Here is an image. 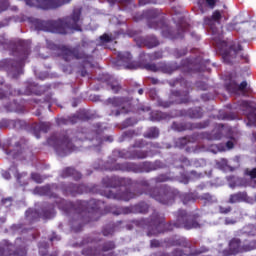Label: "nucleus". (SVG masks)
<instances>
[{
	"label": "nucleus",
	"instance_id": "obj_30",
	"mask_svg": "<svg viewBox=\"0 0 256 256\" xmlns=\"http://www.w3.org/2000/svg\"><path fill=\"white\" fill-rule=\"evenodd\" d=\"M6 155L12 159H25L23 156V148L19 143L16 144L15 148L12 150H6Z\"/></svg>",
	"mask_w": 256,
	"mask_h": 256
},
{
	"label": "nucleus",
	"instance_id": "obj_11",
	"mask_svg": "<svg viewBox=\"0 0 256 256\" xmlns=\"http://www.w3.org/2000/svg\"><path fill=\"white\" fill-rule=\"evenodd\" d=\"M60 55L64 61L69 63L73 59H83V61L90 63L93 61V55L87 54L84 51H81L79 48H69L67 46H61Z\"/></svg>",
	"mask_w": 256,
	"mask_h": 256
},
{
	"label": "nucleus",
	"instance_id": "obj_4",
	"mask_svg": "<svg viewBox=\"0 0 256 256\" xmlns=\"http://www.w3.org/2000/svg\"><path fill=\"white\" fill-rule=\"evenodd\" d=\"M15 45L16 50L12 51V55L18 57V60L5 59L1 62L2 67L12 75L13 79H17L23 73V66L31 53V42L18 40L15 43L13 40L6 39L5 36H0V47L3 49H15Z\"/></svg>",
	"mask_w": 256,
	"mask_h": 256
},
{
	"label": "nucleus",
	"instance_id": "obj_51",
	"mask_svg": "<svg viewBox=\"0 0 256 256\" xmlns=\"http://www.w3.org/2000/svg\"><path fill=\"white\" fill-rule=\"evenodd\" d=\"M151 119L152 121H161L163 119H165V114L163 112H153L151 115Z\"/></svg>",
	"mask_w": 256,
	"mask_h": 256
},
{
	"label": "nucleus",
	"instance_id": "obj_37",
	"mask_svg": "<svg viewBox=\"0 0 256 256\" xmlns=\"http://www.w3.org/2000/svg\"><path fill=\"white\" fill-rule=\"evenodd\" d=\"M12 129H27V122L25 120H11Z\"/></svg>",
	"mask_w": 256,
	"mask_h": 256
},
{
	"label": "nucleus",
	"instance_id": "obj_39",
	"mask_svg": "<svg viewBox=\"0 0 256 256\" xmlns=\"http://www.w3.org/2000/svg\"><path fill=\"white\" fill-rule=\"evenodd\" d=\"M205 137L208 141H219L223 137V133H221V131H213L210 134L207 133Z\"/></svg>",
	"mask_w": 256,
	"mask_h": 256
},
{
	"label": "nucleus",
	"instance_id": "obj_20",
	"mask_svg": "<svg viewBox=\"0 0 256 256\" xmlns=\"http://www.w3.org/2000/svg\"><path fill=\"white\" fill-rule=\"evenodd\" d=\"M241 107L248 119L247 125L256 124V108L251 106V101L244 100L241 102Z\"/></svg>",
	"mask_w": 256,
	"mask_h": 256
},
{
	"label": "nucleus",
	"instance_id": "obj_25",
	"mask_svg": "<svg viewBox=\"0 0 256 256\" xmlns=\"http://www.w3.org/2000/svg\"><path fill=\"white\" fill-rule=\"evenodd\" d=\"M139 42L147 49H153L159 47V39L155 35H148L146 37H140Z\"/></svg>",
	"mask_w": 256,
	"mask_h": 256
},
{
	"label": "nucleus",
	"instance_id": "obj_46",
	"mask_svg": "<svg viewBox=\"0 0 256 256\" xmlns=\"http://www.w3.org/2000/svg\"><path fill=\"white\" fill-rule=\"evenodd\" d=\"M83 120L81 114H74L72 116H68V121L70 125H75L79 123V121Z\"/></svg>",
	"mask_w": 256,
	"mask_h": 256
},
{
	"label": "nucleus",
	"instance_id": "obj_42",
	"mask_svg": "<svg viewBox=\"0 0 256 256\" xmlns=\"http://www.w3.org/2000/svg\"><path fill=\"white\" fill-rule=\"evenodd\" d=\"M10 95H13V91H11V85H7L6 89L0 88V101L1 99H7V97H10Z\"/></svg>",
	"mask_w": 256,
	"mask_h": 256
},
{
	"label": "nucleus",
	"instance_id": "obj_60",
	"mask_svg": "<svg viewBox=\"0 0 256 256\" xmlns=\"http://www.w3.org/2000/svg\"><path fill=\"white\" fill-rule=\"evenodd\" d=\"M133 125H137V120L133 118H127L123 122V127H133Z\"/></svg>",
	"mask_w": 256,
	"mask_h": 256
},
{
	"label": "nucleus",
	"instance_id": "obj_52",
	"mask_svg": "<svg viewBox=\"0 0 256 256\" xmlns=\"http://www.w3.org/2000/svg\"><path fill=\"white\" fill-rule=\"evenodd\" d=\"M143 69H146V71H152L153 73H157L159 71V67L156 66V64L153 63H147L143 66Z\"/></svg>",
	"mask_w": 256,
	"mask_h": 256
},
{
	"label": "nucleus",
	"instance_id": "obj_15",
	"mask_svg": "<svg viewBox=\"0 0 256 256\" xmlns=\"http://www.w3.org/2000/svg\"><path fill=\"white\" fill-rule=\"evenodd\" d=\"M241 51H243V46H241V44L238 42H232L229 47L222 53V59L224 63H227V65H233L239 55L240 58H243Z\"/></svg>",
	"mask_w": 256,
	"mask_h": 256
},
{
	"label": "nucleus",
	"instance_id": "obj_41",
	"mask_svg": "<svg viewBox=\"0 0 256 256\" xmlns=\"http://www.w3.org/2000/svg\"><path fill=\"white\" fill-rule=\"evenodd\" d=\"M135 185V181L131 178L120 177V186L119 187H133Z\"/></svg>",
	"mask_w": 256,
	"mask_h": 256
},
{
	"label": "nucleus",
	"instance_id": "obj_22",
	"mask_svg": "<svg viewBox=\"0 0 256 256\" xmlns=\"http://www.w3.org/2000/svg\"><path fill=\"white\" fill-rule=\"evenodd\" d=\"M209 251L206 248H200V249H195L193 247H188L186 250H181V249H175L172 252L173 256H197L201 255V253H207Z\"/></svg>",
	"mask_w": 256,
	"mask_h": 256
},
{
	"label": "nucleus",
	"instance_id": "obj_24",
	"mask_svg": "<svg viewBox=\"0 0 256 256\" xmlns=\"http://www.w3.org/2000/svg\"><path fill=\"white\" fill-rule=\"evenodd\" d=\"M49 129H51V124L48 122H40L32 126V133L36 137V139H41V132L48 133Z\"/></svg>",
	"mask_w": 256,
	"mask_h": 256
},
{
	"label": "nucleus",
	"instance_id": "obj_1",
	"mask_svg": "<svg viewBox=\"0 0 256 256\" xmlns=\"http://www.w3.org/2000/svg\"><path fill=\"white\" fill-rule=\"evenodd\" d=\"M38 195L55 199L54 204L45 206L39 213L36 209H28L25 217L30 223H35L39 219H53L55 217V206L63 211L65 215H73L71 221V229L74 233H81L83 226L91 221H98L99 215L105 209V202L101 200L90 199L89 201L78 200L76 203L69 202L63 198L53 194L50 186H42L35 189Z\"/></svg>",
	"mask_w": 256,
	"mask_h": 256
},
{
	"label": "nucleus",
	"instance_id": "obj_43",
	"mask_svg": "<svg viewBox=\"0 0 256 256\" xmlns=\"http://www.w3.org/2000/svg\"><path fill=\"white\" fill-rule=\"evenodd\" d=\"M239 84L237 81L232 80L228 84H226L227 91H230L231 93H237Z\"/></svg>",
	"mask_w": 256,
	"mask_h": 256
},
{
	"label": "nucleus",
	"instance_id": "obj_13",
	"mask_svg": "<svg viewBox=\"0 0 256 256\" xmlns=\"http://www.w3.org/2000/svg\"><path fill=\"white\" fill-rule=\"evenodd\" d=\"M171 87H177L181 85L185 90H174L171 92V97H179L178 103H189V89L191 84L185 80V78H178L173 83H170Z\"/></svg>",
	"mask_w": 256,
	"mask_h": 256
},
{
	"label": "nucleus",
	"instance_id": "obj_36",
	"mask_svg": "<svg viewBox=\"0 0 256 256\" xmlns=\"http://www.w3.org/2000/svg\"><path fill=\"white\" fill-rule=\"evenodd\" d=\"M132 159H147L149 152L145 150H131Z\"/></svg>",
	"mask_w": 256,
	"mask_h": 256
},
{
	"label": "nucleus",
	"instance_id": "obj_12",
	"mask_svg": "<svg viewBox=\"0 0 256 256\" xmlns=\"http://www.w3.org/2000/svg\"><path fill=\"white\" fill-rule=\"evenodd\" d=\"M26 5L29 7H37V9H59L67 3H71V0H25Z\"/></svg>",
	"mask_w": 256,
	"mask_h": 256
},
{
	"label": "nucleus",
	"instance_id": "obj_14",
	"mask_svg": "<svg viewBox=\"0 0 256 256\" xmlns=\"http://www.w3.org/2000/svg\"><path fill=\"white\" fill-rule=\"evenodd\" d=\"M150 206L145 201H140L137 204L120 208L113 212L114 215H129L134 213V215H147L149 213Z\"/></svg>",
	"mask_w": 256,
	"mask_h": 256
},
{
	"label": "nucleus",
	"instance_id": "obj_16",
	"mask_svg": "<svg viewBox=\"0 0 256 256\" xmlns=\"http://www.w3.org/2000/svg\"><path fill=\"white\" fill-rule=\"evenodd\" d=\"M60 189L63 195H66V197H77V195L87 193V186L84 184L62 183L60 185Z\"/></svg>",
	"mask_w": 256,
	"mask_h": 256
},
{
	"label": "nucleus",
	"instance_id": "obj_45",
	"mask_svg": "<svg viewBox=\"0 0 256 256\" xmlns=\"http://www.w3.org/2000/svg\"><path fill=\"white\" fill-rule=\"evenodd\" d=\"M200 201H204L205 204H211L213 203V195L210 193H204L201 196H199Z\"/></svg>",
	"mask_w": 256,
	"mask_h": 256
},
{
	"label": "nucleus",
	"instance_id": "obj_49",
	"mask_svg": "<svg viewBox=\"0 0 256 256\" xmlns=\"http://www.w3.org/2000/svg\"><path fill=\"white\" fill-rule=\"evenodd\" d=\"M118 157H120V159H132L131 150L118 151Z\"/></svg>",
	"mask_w": 256,
	"mask_h": 256
},
{
	"label": "nucleus",
	"instance_id": "obj_33",
	"mask_svg": "<svg viewBox=\"0 0 256 256\" xmlns=\"http://www.w3.org/2000/svg\"><path fill=\"white\" fill-rule=\"evenodd\" d=\"M247 194L245 192H238L230 195L228 203H241V201H245Z\"/></svg>",
	"mask_w": 256,
	"mask_h": 256
},
{
	"label": "nucleus",
	"instance_id": "obj_10",
	"mask_svg": "<svg viewBox=\"0 0 256 256\" xmlns=\"http://www.w3.org/2000/svg\"><path fill=\"white\" fill-rule=\"evenodd\" d=\"M105 105L109 117H119V115H127L131 111V102L124 97H110L106 99Z\"/></svg>",
	"mask_w": 256,
	"mask_h": 256
},
{
	"label": "nucleus",
	"instance_id": "obj_55",
	"mask_svg": "<svg viewBox=\"0 0 256 256\" xmlns=\"http://www.w3.org/2000/svg\"><path fill=\"white\" fill-rule=\"evenodd\" d=\"M102 185L106 189H112V178L109 176H106L102 179Z\"/></svg>",
	"mask_w": 256,
	"mask_h": 256
},
{
	"label": "nucleus",
	"instance_id": "obj_6",
	"mask_svg": "<svg viewBox=\"0 0 256 256\" xmlns=\"http://www.w3.org/2000/svg\"><path fill=\"white\" fill-rule=\"evenodd\" d=\"M152 199H155L161 205H173L177 199H180L184 205L188 203H194L195 194L193 193H180L177 188H173L171 186H162L160 188H155L152 192H150Z\"/></svg>",
	"mask_w": 256,
	"mask_h": 256
},
{
	"label": "nucleus",
	"instance_id": "obj_31",
	"mask_svg": "<svg viewBox=\"0 0 256 256\" xmlns=\"http://www.w3.org/2000/svg\"><path fill=\"white\" fill-rule=\"evenodd\" d=\"M185 115L190 119H201L203 117V108H190L185 112Z\"/></svg>",
	"mask_w": 256,
	"mask_h": 256
},
{
	"label": "nucleus",
	"instance_id": "obj_35",
	"mask_svg": "<svg viewBox=\"0 0 256 256\" xmlns=\"http://www.w3.org/2000/svg\"><path fill=\"white\" fill-rule=\"evenodd\" d=\"M143 137H145V139H157V137H159V128H148V130L143 134Z\"/></svg>",
	"mask_w": 256,
	"mask_h": 256
},
{
	"label": "nucleus",
	"instance_id": "obj_44",
	"mask_svg": "<svg viewBox=\"0 0 256 256\" xmlns=\"http://www.w3.org/2000/svg\"><path fill=\"white\" fill-rule=\"evenodd\" d=\"M108 87H110L111 91H113V93H119V91H121L122 87L121 84H119V82L117 80H114L110 83H108Z\"/></svg>",
	"mask_w": 256,
	"mask_h": 256
},
{
	"label": "nucleus",
	"instance_id": "obj_3",
	"mask_svg": "<svg viewBox=\"0 0 256 256\" xmlns=\"http://www.w3.org/2000/svg\"><path fill=\"white\" fill-rule=\"evenodd\" d=\"M99 139L97 131H90L82 128L73 132L72 130H63L58 135H52L48 138V145L54 147L58 155H69L73 151H77L82 146L83 141H93Z\"/></svg>",
	"mask_w": 256,
	"mask_h": 256
},
{
	"label": "nucleus",
	"instance_id": "obj_50",
	"mask_svg": "<svg viewBox=\"0 0 256 256\" xmlns=\"http://www.w3.org/2000/svg\"><path fill=\"white\" fill-rule=\"evenodd\" d=\"M161 3H163V1L161 0H139V5L143 6V5H161Z\"/></svg>",
	"mask_w": 256,
	"mask_h": 256
},
{
	"label": "nucleus",
	"instance_id": "obj_28",
	"mask_svg": "<svg viewBox=\"0 0 256 256\" xmlns=\"http://www.w3.org/2000/svg\"><path fill=\"white\" fill-rule=\"evenodd\" d=\"M195 141H197V136L195 135L184 136L178 138L175 142V145L178 147V149H185L189 143H195Z\"/></svg>",
	"mask_w": 256,
	"mask_h": 256
},
{
	"label": "nucleus",
	"instance_id": "obj_47",
	"mask_svg": "<svg viewBox=\"0 0 256 256\" xmlns=\"http://www.w3.org/2000/svg\"><path fill=\"white\" fill-rule=\"evenodd\" d=\"M147 145H148L147 141L143 139L136 140L132 145V149H143L144 147H147Z\"/></svg>",
	"mask_w": 256,
	"mask_h": 256
},
{
	"label": "nucleus",
	"instance_id": "obj_61",
	"mask_svg": "<svg viewBox=\"0 0 256 256\" xmlns=\"http://www.w3.org/2000/svg\"><path fill=\"white\" fill-rule=\"evenodd\" d=\"M56 124L58 125V127H61V125H70L69 124V117L65 118H58L56 119Z\"/></svg>",
	"mask_w": 256,
	"mask_h": 256
},
{
	"label": "nucleus",
	"instance_id": "obj_34",
	"mask_svg": "<svg viewBox=\"0 0 256 256\" xmlns=\"http://www.w3.org/2000/svg\"><path fill=\"white\" fill-rule=\"evenodd\" d=\"M138 135L139 133H137V131L135 130H127L122 133L121 137L119 138V141L120 143H123V141L131 140L134 137H137Z\"/></svg>",
	"mask_w": 256,
	"mask_h": 256
},
{
	"label": "nucleus",
	"instance_id": "obj_8",
	"mask_svg": "<svg viewBox=\"0 0 256 256\" xmlns=\"http://www.w3.org/2000/svg\"><path fill=\"white\" fill-rule=\"evenodd\" d=\"M28 240L23 237L15 239L14 244L3 240L0 244V256H27Z\"/></svg>",
	"mask_w": 256,
	"mask_h": 256
},
{
	"label": "nucleus",
	"instance_id": "obj_40",
	"mask_svg": "<svg viewBox=\"0 0 256 256\" xmlns=\"http://www.w3.org/2000/svg\"><path fill=\"white\" fill-rule=\"evenodd\" d=\"M115 233V224H108L102 229V235L104 237H109Z\"/></svg>",
	"mask_w": 256,
	"mask_h": 256
},
{
	"label": "nucleus",
	"instance_id": "obj_7",
	"mask_svg": "<svg viewBox=\"0 0 256 256\" xmlns=\"http://www.w3.org/2000/svg\"><path fill=\"white\" fill-rule=\"evenodd\" d=\"M134 185H136L137 187H143L146 190L138 194L129 190H126L123 192L121 191L113 192L112 190H99V193L100 195H102V197H106V199H114L115 201H131V199H137V197H139L140 195H143V193L153 197L151 195V192L154 189H158L157 187L151 188V183H149V180L145 178L135 180Z\"/></svg>",
	"mask_w": 256,
	"mask_h": 256
},
{
	"label": "nucleus",
	"instance_id": "obj_54",
	"mask_svg": "<svg viewBox=\"0 0 256 256\" xmlns=\"http://www.w3.org/2000/svg\"><path fill=\"white\" fill-rule=\"evenodd\" d=\"M12 124L11 120L2 119L0 121V129H12Z\"/></svg>",
	"mask_w": 256,
	"mask_h": 256
},
{
	"label": "nucleus",
	"instance_id": "obj_2",
	"mask_svg": "<svg viewBox=\"0 0 256 256\" xmlns=\"http://www.w3.org/2000/svg\"><path fill=\"white\" fill-rule=\"evenodd\" d=\"M174 217L176 221L165 223V215L154 211L149 218L133 220L132 223L140 229H145L148 237H157L160 233H169L174 229L191 231V229H201L202 227L199 213L188 214L187 210L179 209L174 213Z\"/></svg>",
	"mask_w": 256,
	"mask_h": 256
},
{
	"label": "nucleus",
	"instance_id": "obj_18",
	"mask_svg": "<svg viewBox=\"0 0 256 256\" xmlns=\"http://www.w3.org/2000/svg\"><path fill=\"white\" fill-rule=\"evenodd\" d=\"M229 248L232 250L234 255H238V253H247L248 251H253L255 249L251 244H244L241 246V239L239 238H233L230 240Z\"/></svg>",
	"mask_w": 256,
	"mask_h": 256
},
{
	"label": "nucleus",
	"instance_id": "obj_62",
	"mask_svg": "<svg viewBox=\"0 0 256 256\" xmlns=\"http://www.w3.org/2000/svg\"><path fill=\"white\" fill-rule=\"evenodd\" d=\"M112 179V189H116V187L120 186V179L121 177L119 176H111Z\"/></svg>",
	"mask_w": 256,
	"mask_h": 256
},
{
	"label": "nucleus",
	"instance_id": "obj_57",
	"mask_svg": "<svg viewBox=\"0 0 256 256\" xmlns=\"http://www.w3.org/2000/svg\"><path fill=\"white\" fill-rule=\"evenodd\" d=\"M244 174L246 175V177H250V179H256V168H246Z\"/></svg>",
	"mask_w": 256,
	"mask_h": 256
},
{
	"label": "nucleus",
	"instance_id": "obj_32",
	"mask_svg": "<svg viewBox=\"0 0 256 256\" xmlns=\"http://www.w3.org/2000/svg\"><path fill=\"white\" fill-rule=\"evenodd\" d=\"M152 181H154L156 185L159 183H167L169 181H173V176H171V173L159 174L158 176L152 178Z\"/></svg>",
	"mask_w": 256,
	"mask_h": 256
},
{
	"label": "nucleus",
	"instance_id": "obj_56",
	"mask_svg": "<svg viewBox=\"0 0 256 256\" xmlns=\"http://www.w3.org/2000/svg\"><path fill=\"white\" fill-rule=\"evenodd\" d=\"M113 41V38L109 36L108 34H103L100 36V45H107V43H111Z\"/></svg>",
	"mask_w": 256,
	"mask_h": 256
},
{
	"label": "nucleus",
	"instance_id": "obj_29",
	"mask_svg": "<svg viewBox=\"0 0 256 256\" xmlns=\"http://www.w3.org/2000/svg\"><path fill=\"white\" fill-rule=\"evenodd\" d=\"M24 95H41V90H39V84L35 82L28 81L25 83Z\"/></svg>",
	"mask_w": 256,
	"mask_h": 256
},
{
	"label": "nucleus",
	"instance_id": "obj_58",
	"mask_svg": "<svg viewBox=\"0 0 256 256\" xmlns=\"http://www.w3.org/2000/svg\"><path fill=\"white\" fill-rule=\"evenodd\" d=\"M1 205H3V207H6V209H8V207H11L13 205V197L3 198L1 200Z\"/></svg>",
	"mask_w": 256,
	"mask_h": 256
},
{
	"label": "nucleus",
	"instance_id": "obj_26",
	"mask_svg": "<svg viewBox=\"0 0 256 256\" xmlns=\"http://www.w3.org/2000/svg\"><path fill=\"white\" fill-rule=\"evenodd\" d=\"M60 177H62V179H67V177H73L75 181H79V179H81L83 175H81V172L77 171L73 167H66L61 171Z\"/></svg>",
	"mask_w": 256,
	"mask_h": 256
},
{
	"label": "nucleus",
	"instance_id": "obj_27",
	"mask_svg": "<svg viewBox=\"0 0 256 256\" xmlns=\"http://www.w3.org/2000/svg\"><path fill=\"white\" fill-rule=\"evenodd\" d=\"M4 108L8 113H25V106L15 101V99L9 104L4 105Z\"/></svg>",
	"mask_w": 256,
	"mask_h": 256
},
{
	"label": "nucleus",
	"instance_id": "obj_53",
	"mask_svg": "<svg viewBox=\"0 0 256 256\" xmlns=\"http://www.w3.org/2000/svg\"><path fill=\"white\" fill-rule=\"evenodd\" d=\"M31 179L32 181H34L35 183L41 184L43 183V176H41V174L37 173V172H32L31 173Z\"/></svg>",
	"mask_w": 256,
	"mask_h": 256
},
{
	"label": "nucleus",
	"instance_id": "obj_23",
	"mask_svg": "<svg viewBox=\"0 0 256 256\" xmlns=\"http://www.w3.org/2000/svg\"><path fill=\"white\" fill-rule=\"evenodd\" d=\"M164 243L168 245V247H184V249H189L191 244L187 242V238L174 236L173 238H167L164 240Z\"/></svg>",
	"mask_w": 256,
	"mask_h": 256
},
{
	"label": "nucleus",
	"instance_id": "obj_64",
	"mask_svg": "<svg viewBox=\"0 0 256 256\" xmlns=\"http://www.w3.org/2000/svg\"><path fill=\"white\" fill-rule=\"evenodd\" d=\"M163 246V242L157 240V239H153L150 241V247L152 249H157L158 247H162Z\"/></svg>",
	"mask_w": 256,
	"mask_h": 256
},
{
	"label": "nucleus",
	"instance_id": "obj_5",
	"mask_svg": "<svg viewBox=\"0 0 256 256\" xmlns=\"http://www.w3.org/2000/svg\"><path fill=\"white\" fill-rule=\"evenodd\" d=\"M81 8H74L70 16L59 18L58 20H32V24L36 31H48L49 33H57L58 35H67L69 30L81 31Z\"/></svg>",
	"mask_w": 256,
	"mask_h": 256
},
{
	"label": "nucleus",
	"instance_id": "obj_38",
	"mask_svg": "<svg viewBox=\"0 0 256 256\" xmlns=\"http://www.w3.org/2000/svg\"><path fill=\"white\" fill-rule=\"evenodd\" d=\"M172 129L174 131H178L179 133H181V132L187 131V129H189V124L174 122V123H172Z\"/></svg>",
	"mask_w": 256,
	"mask_h": 256
},
{
	"label": "nucleus",
	"instance_id": "obj_17",
	"mask_svg": "<svg viewBox=\"0 0 256 256\" xmlns=\"http://www.w3.org/2000/svg\"><path fill=\"white\" fill-rule=\"evenodd\" d=\"M160 12L157 9H150L145 12V16L148 18V27L149 29H162L163 25H165V21L163 19H159Z\"/></svg>",
	"mask_w": 256,
	"mask_h": 256
},
{
	"label": "nucleus",
	"instance_id": "obj_48",
	"mask_svg": "<svg viewBox=\"0 0 256 256\" xmlns=\"http://www.w3.org/2000/svg\"><path fill=\"white\" fill-rule=\"evenodd\" d=\"M48 249L49 244H47L46 242L39 244V254L41 256H47V253H49Z\"/></svg>",
	"mask_w": 256,
	"mask_h": 256
},
{
	"label": "nucleus",
	"instance_id": "obj_19",
	"mask_svg": "<svg viewBox=\"0 0 256 256\" xmlns=\"http://www.w3.org/2000/svg\"><path fill=\"white\" fill-rule=\"evenodd\" d=\"M221 17V12L219 10H216L213 12L211 17L204 18V24L210 27L213 35H215L219 31V29L215 25H221Z\"/></svg>",
	"mask_w": 256,
	"mask_h": 256
},
{
	"label": "nucleus",
	"instance_id": "obj_59",
	"mask_svg": "<svg viewBox=\"0 0 256 256\" xmlns=\"http://www.w3.org/2000/svg\"><path fill=\"white\" fill-rule=\"evenodd\" d=\"M218 211L221 215H228V213H231V211H233V208L231 206H219Z\"/></svg>",
	"mask_w": 256,
	"mask_h": 256
},
{
	"label": "nucleus",
	"instance_id": "obj_21",
	"mask_svg": "<svg viewBox=\"0 0 256 256\" xmlns=\"http://www.w3.org/2000/svg\"><path fill=\"white\" fill-rule=\"evenodd\" d=\"M118 61L126 65V69H139V63L133 61V56L129 52H119Z\"/></svg>",
	"mask_w": 256,
	"mask_h": 256
},
{
	"label": "nucleus",
	"instance_id": "obj_63",
	"mask_svg": "<svg viewBox=\"0 0 256 256\" xmlns=\"http://www.w3.org/2000/svg\"><path fill=\"white\" fill-rule=\"evenodd\" d=\"M209 120H205L204 122H199V123H196L194 128L195 129H205L207 127H209Z\"/></svg>",
	"mask_w": 256,
	"mask_h": 256
},
{
	"label": "nucleus",
	"instance_id": "obj_9",
	"mask_svg": "<svg viewBox=\"0 0 256 256\" xmlns=\"http://www.w3.org/2000/svg\"><path fill=\"white\" fill-rule=\"evenodd\" d=\"M110 171H123L127 173H151L157 171V164L149 161L142 162L140 164L133 162L116 163Z\"/></svg>",
	"mask_w": 256,
	"mask_h": 256
}]
</instances>
